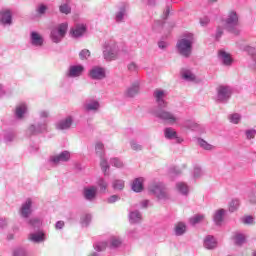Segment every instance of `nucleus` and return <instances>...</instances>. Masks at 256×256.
Masks as SVG:
<instances>
[{
  "label": "nucleus",
  "mask_w": 256,
  "mask_h": 256,
  "mask_svg": "<svg viewBox=\"0 0 256 256\" xmlns=\"http://www.w3.org/2000/svg\"><path fill=\"white\" fill-rule=\"evenodd\" d=\"M149 191L152 195H155L157 199H169V193L163 183H152L149 187Z\"/></svg>",
  "instance_id": "obj_1"
},
{
  "label": "nucleus",
  "mask_w": 256,
  "mask_h": 256,
  "mask_svg": "<svg viewBox=\"0 0 256 256\" xmlns=\"http://www.w3.org/2000/svg\"><path fill=\"white\" fill-rule=\"evenodd\" d=\"M193 40L191 39H181L177 43V49L183 57H189L191 55Z\"/></svg>",
  "instance_id": "obj_2"
},
{
  "label": "nucleus",
  "mask_w": 256,
  "mask_h": 256,
  "mask_svg": "<svg viewBox=\"0 0 256 256\" xmlns=\"http://www.w3.org/2000/svg\"><path fill=\"white\" fill-rule=\"evenodd\" d=\"M157 117L168 123L169 125H175L177 123V117L173 115L171 112H167L165 110H159L156 112Z\"/></svg>",
  "instance_id": "obj_3"
},
{
  "label": "nucleus",
  "mask_w": 256,
  "mask_h": 256,
  "mask_svg": "<svg viewBox=\"0 0 256 256\" xmlns=\"http://www.w3.org/2000/svg\"><path fill=\"white\" fill-rule=\"evenodd\" d=\"M33 205V202L31 201V198H28L24 204H22V207L20 209V214L22 217L27 218L31 213H33V210L31 209V206Z\"/></svg>",
  "instance_id": "obj_4"
},
{
  "label": "nucleus",
  "mask_w": 256,
  "mask_h": 256,
  "mask_svg": "<svg viewBox=\"0 0 256 256\" xmlns=\"http://www.w3.org/2000/svg\"><path fill=\"white\" fill-rule=\"evenodd\" d=\"M89 75L91 79H96V80L105 79V69L101 67H94L90 70Z\"/></svg>",
  "instance_id": "obj_5"
},
{
  "label": "nucleus",
  "mask_w": 256,
  "mask_h": 256,
  "mask_svg": "<svg viewBox=\"0 0 256 256\" xmlns=\"http://www.w3.org/2000/svg\"><path fill=\"white\" fill-rule=\"evenodd\" d=\"M231 97V89L227 86L218 87V99L220 101H225Z\"/></svg>",
  "instance_id": "obj_6"
},
{
  "label": "nucleus",
  "mask_w": 256,
  "mask_h": 256,
  "mask_svg": "<svg viewBox=\"0 0 256 256\" xmlns=\"http://www.w3.org/2000/svg\"><path fill=\"white\" fill-rule=\"evenodd\" d=\"M86 31H87V26H85L84 24H78L75 26V28H72L70 30V34L73 37H82Z\"/></svg>",
  "instance_id": "obj_7"
},
{
  "label": "nucleus",
  "mask_w": 256,
  "mask_h": 256,
  "mask_svg": "<svg viewBox=\"0 0 256 256\" xmlns=\"http://www.w3.org/2000/svg\"><path fill=\"white\" fill-rule=\"evenodd\" d=\"M70 159H71V153H69V151H64L59 155L52 157L51 161L53 163L58 164V163H61V161H69Z\"/></svg>",
  "instance_id": "obj_8"
},
{
  "label": "nucleus",
  "mask_w": 256,
  "mask_h": 256,
  "mask_svg": "<svg viewBox=\"0 0 256 256\" xmlns=\"http://www.w3.org/2000/svg\"><path fill=\"white\" fill-rule=\"evenodd\" d=\"M239 23V17H237V13L234 11L229 12L228 19L226 21L227 27H235Z\"/></svg>",
  "instance_id": "obj_9"
},
{
  "label": "nucleus",
  "mask_w": 256,
  "mask_h": 256,
  "mask_svg": "<svg viewBox=\"0 0 256 256\" xmlns=\"http://www.w3.org/2000/svg\"><path fill=\"white\" fill-rule=\"evenodd\" d=\"M97 196V188L95 186H91L89 188L84 189V197L88 201H93Z\"/></svg>",
  "instance_id": "obj_10"
},
{
  "label": "nucleus",
  "mask_w": 256,
  "mask_h": 256,
  "mask_svg": "<svg viewBox=\"0 0 256 256\" xmlns=\"http://www.w3.org/2000/svg\"><path fill=\"white\" fill-rule=\"evenodd\" d=\"M0 22L3 23V25H11L12 23V15L11 10H5L0 13Z\"/></svg>",
  "instance_id": "obj_11"
},
{
  "label": "nucleus",
  "mask_w": 256,
  "mask_h": 256,
  "mask_svg": "<svg viewBox=\"0 0 256 256\" xmlns=\"http://www.w3.org/2000/svg\"><path fill=\"white\" fill-rule=\"evenodd\" d=\"M143 181L144 179L142 177L134 179L131 186L134 193H141L143 191Z\"/></svg>",
  "instance_id": "obj_12"
},
{
  "label": "nucleus",
  "mask_w": 256,
  "mask_h": 256,
  "mask_svg": "<svg viewBox=\"0 0 256 256\" xmlns=\"http://www.w3.org/2000/svg\"><path fill=\"white\" fill-rule=\"evenodd\" d=\"M154 96L156 98V101H157L159 107H161V108L167 107V103L165 102V100H163V97H165V92H163L161 90H156L154 92Z\"/></svg>",
  "instance_id": "obj_13"
},
{
  "label": "nucleus",
  "mask_w": 256,
  "mask_h": 256,
  "mask_svg": "<svg viewBox=\"0 0 256 256\" xmlns=\"http://www.w3.org/2000/svg\"><path fill=\"white\" fill-rule=\"evenodd\" d=\"M31 43L35 47H41V45H43V37L37 32H32L31 33Z\"/></svg>",
  "instance_id": "obj_14"
},
{
  "label": "nucleus",
  "mask_w": 256,
  "mask_h": 256,
  "mask_svg": "<svg viewBox=\"0 0 256 256\" xmlns=\"http://www.w3.org/2000/svg\"><path fill=\"white\" fill-rule=\"evenodd\" d=\"M204 247L206 249H215L217 247V240L213 236H207L204 240Z\"/></svg>",
  "instance_id": "obj_15"
},
{
  "label": "nucleus",
  "mask_w": 256,
  "mask_h": 256,
  "mask_svg": "<svg viewBox=\"0 0 256 256\" xmlns=\"http://www.w3.org/2000/svg\"><path fill=\"white\" fill-rule=\"evenodd\" d=\"M83 71H85V68L83 66H72L70 67L69 75L70 77H79Z\"/></svg>",
  "instance_id": "obj_16"
},
{
  "label": "nucleus",
  "mask_w": 256,
  "mask_h": 256,
  "mask_svg": "<svg viewBox=\"0 0 256 256\" xmlns=\"http://www.w3.org/2000/svg\"><path fill=\"white\" fill-rule=\"evenodd\" d=\"M174 231L176 235H183L187 231V226L183 222H178L175 224Z\"/></svg>",
  "instance_id": "obj_17"
},
{
  "label": "nucleus",
  "mask_w": 256,
  "mask_h": 256,
  "mask_svg": "<svg viewBox=\"0 0 256 256\" xmlns=\"http://www.w3.org/2000/svg\"><path fill=\"white\" fill-rule=\"evenodd\" d=\"M223 215H225L224 209H219L215 212L214 222L216 223V225H221V223H223Z\"/></svg>",
  "instance_id": "obj_18"
},
{
  "label": "nucleus",
  "mask_w": 256,
  "mask_h": 256,
  "mask_svg": "<svg viewBox=\"0 0 256 256\" xmlns=\"http://www.w3.org/2000/svg\"><path fill=\"white\" fill-rule=\"evenodd\" d=\"M219 55L224 63V65H231L233 63V59H231V55L225 51H220Z\"/></svg>",
  "instance_id": "obj_19"
},
{
  "label": "nucleus",
  "mask_w": 256,
  "mask_h": 256,
  "mask_svg": "<svg viewBox=\"0 0 256 256\" xmlns=\"http://www.w3.org/2000/svg\"><path fill=\"white\" fill-rule=\"evenodd\" d=\"M198 145H200V147L205 151H213V149H215V145L209 144V142L204 139H198Z\"/></svg>",
  "instance_id": "obj_20"
},
{
  "label": "nucleus",
  "mask_w": 256,
  "mask_h": 256,
  "mask_svg": "<svg viewBox=\"0 0 256 256\" xmlns=\"http://www.w3.org/2000/svg\"><path fill=\"white\" fill-rule=\"evenodd\" d=\"M25 113H27V105L20 104L16 107V117H18V119H23V115H25Z\"/></svg>",
  "instance_id": "obj_21"
},
{
  "label": "nucleus",
  "mask_w": 256,
  "mask_h": 256,
  "mask_svg": "<svg viewBox=\"0 0 256 256\" xmlns=\"http://www.w3.org/2000/svg\"><path fill=\"white\" fill-rule=\"evenodd\" d=\"M121 245H123V241L120 240V238L115 237V236L110 238V246L109 247L111 249H117V247H121Z\"/></svg>",
  "instance_id": "obj_22"
},
{
  "label": "nucleus",
  "mask_w": 256,
  "mask_h": 256,
  "mask_svg": "<svg viewBox=\"0 0 256 256\" xmlns=\"http://www.w3.org/2000/svg\"><path fill=\"white\" fill-rule=\"evenodd\" d=\"M29 239H30V241H33L34 243H41V241L45 240V234H43V233L31 234Z\"/></svg>",
  "instance_id": "obj_23"
},
{
  "label": "nucleus",
  "mask_w": 256,
  "mask_h": 256,
  "mask_svg": "<svg viewBox=\"0 0 256 256\" xmlns=\"http://www.w3.org/2000/svg\"><path fill=\"white\" fill-rule=\"evenodd\" d=\"M73 125V120L71 118H66L58 124V129H69Z\"/></svg>",
  "instance_id": "obj_24"
},
{
  "label": "nucleus",
  "mask_w": 256,
  "mask_h": 256,
  "mask_svg": "<svg viewBox=\"0 0 256 256\" xmlns=\"http://www.w3.org/2000/svg\"><path fill=\"white\" fill-rule=\"evenodd\" d=\"M68 27H69V24L67 23H62L58 26V29L56 31H58V34L62 39L63 37H65Z\"/></svg>",
  "instance_id": "obj_25"
},
{
  "label": "nucleus",
  "mask_w": 256,
  "mask_h": 256,
  "mask_svg": "<svg viewBox=\"0 0 256 256\" xmlns=\"http://www.w3.org/2000/svg\"><path fill=\"white\" fill-rule=\"evenodd\" d=\"M139 93V84H133L127 91L128 97H135Z\"/></svg>",
  "instance_id": "obj_26"
},
{
  "label": "nucleus",
  "mask_w": 256,
  "mask_h": 256,
  "mask_svg": "<svg viewBox=\"0 0 256 256\" xmlns=\"http://www.w3.org/2000/svg\"><path fill=\"white\" fill-rule=\"evenodd\" d=\"M177 190L182 193L183 195H187V193H189V187L187 186V184L183 183V182H179L177 185Z\"/></svg>",
  "instance_id": "obj_27"
},
{
  "label": "nucleus",
  "mask_w": 256,
  "mask_h": 256,
  "mask_svg": "<svg viewBox=\"0 0 256 256\" xmlns=\"http://www.w3.org/2000/svg\"><path fill=\"white\" fill-rule=\"evenodd\" d=\"M86 111H97L99 109V102L98 101H93L85 106Z\"/></svg>",
  "instance_id": "obj_28"
},
{
  "label": "nucleus",
  "mask_w": 256,
  "mask_h": 256,
  "mask_svg": "<svg viewBox=\"0 0 256 256\" xmlns=\"http://www.w3.org/2000/svg\"><path fill=\"white\" fill-rule=\"evenodd\" d=\"M51 39L54 43H59V41H61L62 36L59 34V32L57 31V29H53L51 31Z\"/></svg>",
  "instance_id": "obj_29"
},
{
  "label": "nucleus",
  "mask_w": 256,
  "mask_h": 256,
  "mask_svg": "<svg viewBox=\"0 0 256 256\" xmlns=\"http://www.w3.org/2000/svg\"><path fill=\"white\" fill-rule=\"evenodd\" d=\"M131 223H139L141 221V213L139 212H131L130 213Z\"/></svg>",
  "instance_id": "obj_30"
},
{
  "label": "nucleus",
  "mask_w": 256,
  "mask_h": 256,
  "mask_svg": "<svg viewBox=\"0 0 256 256\" xmlns=\"http://www.w3.org/2000/svg\"><path fill=\"white\" fill-rule=\"evenodd\" d=\"M164 134L167 139H173V137H177V132L172 128H166Z\"/></svg>",
  "instance_id": "obj_31"
},
{
  "label": "nucleus",
  "mask_w": 256,
  "mask_h": 256,
  "mask_svg": "<svg viewBox=\"0 0 256 256\" xmlns=\"http://www.w3.org/2000/svg\"><path fill=\"white\" fill-rule=\"evenodd\" d=\"M117 57V53L116 52H113V51H104V58L107 60V61H113V59H116Z\"/></svg>",
  "instance_id": "obj_32"
},
{
  "label": "nucleus",
  "mask_w": 256,
  "mask_h": 256,
  "mask_svg": "<svg viewBox=\"0 0 256 256\" xmlns=\"http://www.w3.org/2000/svg\"><path fill=\"white\" fill-rule=\"evenodd\" d=\"M182 78L186 81H195V76L191 71H185L182 73Z\"/></svg>",
  "instance_id": "obj_33"
},
{
  "label": "nucleus",
  "mask_w": 256,
  "mask_h": 256,
  "mask_svg": "<svg viewBox=\"0 0 256 256\" xmlns=\"http://www.w3.org/2000/svg\"><path fill=\"white\" fill-rule=\"evenodd\" d=\"M205 219L204 215H196L193 218L190 219L191 225H197V223H201Z\"/></svg>",
  "instance_id": "obj_34"
},
{
  "label": "nucleus",
  "mask_w": 256,
  "mask_h": 256,
  "mask_svg": "<svg viewBox=\"0 0 256 256\" xmlns=\"http://www.w3.org/2000/svg\"><path fill=\"white\" fill-rule=\"evenodd\" d=\"M237 209H239V200H232L229 204V211L233 213L237 211Z\"/></svg>",
  "instance_id": "obj_35"
},
{
  "label": "nucleus",
  "mask_w": 256,
  "mask_h": 256,
  "mask_svg": "<svg viewBox=\"0 0 256 256\" xmlns=\"http://www.w3.org/2000/svg\"><path fill=\"white\" fill-rule=\"evenodd\" d=\"M59 11L60 13H64V15H69V13H71V7L67 4H62L59 7Z\"/></svg>",
  "instance_id": "obj_36"
},
{
  "label": "nucleus",
  "mask_w": 256,
  "mask_h": 256,
  "mask_svg": "<svg viewBox=\"0 0 256 256\" xmlns=\"http://www.w3.org/2000/svg\"><path fill=\"white\" fill-rule=\"evenodd\" d=\"M113 187L114 189H118L119 191H121L125 188V182L123 180H116L113 183Z\"/></svg>",
  "instance_id": "obj_37"
},
{
  "label": "nucleus",
  "mask_w": 256,
  "mask_h": 256,
  "mask_svg": "<svg viewBox=\"0 0 256 256\" xmlns=\"http://www.w3.org/2000/svg\"><path fill=\"white\" fill-rule=\"evenodd\" d=\"M79 57L82 61H85V59L91 57V52L88 49H84L79 53Z\"/></svg>",
  "instance_id": "obj_38"
},
{
  "label": "nucleus",
  "mask_w": 256,
  "mask_h": 256,
  "mask_svg": "<svg viewBox=\"0 0 256 256\" xmlns=\"http://www.w3.org/2000/svg\"><path fill=\"white\" fill-rule=\"evenodd\" d=\"M230 122L234 123V125H237L241 121V115L239 114H232L230 117Z\"/></svg>",
  "instance_id": "obj_39"
},
{
  "label": "nucleus",
  "mask_w": 256,
  "mask_h": 256,
  "mask_svg": "<svg viewBox=\"0 0 256 256\" xmlns=\"http://www.w3.org/2000/svg\"><path fill=\"white\" fill-rule=\"evenodd\" d=\"M242 223H244V225H253L255 219L252 216H245L242 218Z\"/></svg>",
  "instance_id": "obj_40"
},
{
  "label": "nucleus",
  "mask_w": 256,
  "mask_h": 256,
  "mask_svg": "<svg viewBox=\"0 0 256 256\" xmlns=\"http://www.w3.org/2000/svg\"><path fill=\"white\" fill-rule=\"evenodd\" d=\"M235 243H236V245H243V243H245V236H243L242 234L236 235Z\"/></svg>",
  "instance_id": "obj_41"
},
{
  "label": "nucleus",
  "mask_w": 256,
  "mask_h": 256,
  "mask_svg": "<svg viewBox=\"0 0 256 256\" xmlns=\"http://www.w3.org/2000/svg\"><path fill=\"white\" fill-rule=\"evenodd\" d=\"M105 146H103V143H97L96 144V153L97 155H99L100 157H103V149H104Z\"/></svg>",
  "instance_id": "obj_42"
},
{
  "label": "nucleus",
  "mask_w": 256,
  "mask_h": 256,
  "mask_svg": "<svg viewBox=\"0 0 256 256\" xmlns=\"http://www.w3.org/2000/svg\"><path fill=\"white\" fill-rule=\"evenodd\" d=\"M100 167H102V170L104 171L105 175H107V169H109V164L107 163V160L102 159L100 161Z\"/></svg>",
  "instance_id": "obj_43"
},
{
  "label": "nucleus",
  "mask_w": 256,
  "mask_h": 256,
  "mask_svg": "<svg viewBox=\"0 0 256 256\" xmlns=\"http://www.w3.org/2000/svg\"><path fill=\"white\" fill-rule=\"evenodd\" d=\"M97 251H105L107 249V242H100L96 245Z\"/></svg>",
  "instance_id": "obj_44"
},
{
  "label": "nucleus",
  "mask_w": 256,
  "mask_h": 256,
  "mask_svg": "<svg viewBox=\"0 0 256 256\" xmlns=\"http://www.w3.org/2000/svg\"><path fill=\"white\" fill-rule=\"evenodd\" d=\"M256 131L255 130H247L246 137L247 139H255Z\"/></svg>",
  "instance_id": "obj_45"
},
{
  "label": "nucleus",
  "mask_w": 256,
  "mask_h": 256,
  "mask_svg": "<svg viewBox=\"0 0 256 256\" xmlns=\"http://www.w3.org/2000/svg\"><path fill=\"white\" fill-rule=\"evenodd\" d=\"M98 185H99L101 191H106L107 182H105V180H103V179L99 180Z\"/></svg>",
  "instance_id": "obj_46"
},
{
  "label": "nucleus",
  "mask_w": 256,
  "mask_h": 256,
  "mask_svg": "<svg viewBox=\"0 0 256 256\" xmlns=\"http://www.w3.org/2000/svg\"><path fill=\"white\" fill-rule=\"evenodd\" d=\"M45 11H47V6L40 5L37 9L38 15H45Z\"/></svg>",
  "instance_id": "obj_47"
},
{
  "label": "nucleus",
  "mask_w": 256,
  "mask_h": 256,
  "mask_svg": "<svg viewBox=\"0 0 256 256\" xmlns=\"http://www.w3.org/2000/svg\"><path fill=\"white\" fill-rule=\"evenodd\" d=\"M124 15H125V11H120V12H118L117 15H116V21H117L118 23L121 22V21H123Z\"/></svg>",
  "instance_id": "obj_48"
},
{
  "label": "nucleus",
  "mask_w": 256,
  "mask_h": 256,
  "mask_svg": "<svg viewBox=\"0 0 256 256\" xmlns=\"http://www.w3.org/2000/svg\"><path fill=\"white\" fill-rule=\"evenodd\" d=\"M131 147H132L133 151H141V149H142L141 145H139L135 142L131 143Z\"/></svg>",
  "instance_id": "obj_49"
},
{
  "label": "nucleus",
  "mask_w": 256,
  "mask_h": 256,
  "mask_svg": "<svg viewBox=\"0 0 256 256\" xmlns=\"http://www.w3.org/2000/svg\"><path fill=\"white\" fill-rule=\"evenodd\" d=\"M112 163H113L114 167H118V168L123 167V163L121 161H119V159L114 158L112 160Z\"/></svg>",
  "instance_id": "obj_50"
},
{
  "label": "nucleus",
  "mask_w": 256,
  "mask_h": 256,
  "mask_svg": "<svg viewBox=\"0 0 256 256\" xmlns=\"http://www.w3.org/2000/svg\"><path fill=\"white\" fill-rule=\"evenodd\" d=\"M209 21V18L205 17L200 20V24L202 25V27H205V25H209Z\"/></svg>",
  "instance_id": "obj_51"
},
{
  "label": "nucleus",
  "mask_w": 256,
  "mask_h": 256,
  "mask_svg": "<svg viewBox=\"0 0 256 256\" xmlns=\"http://www.w3.org/2000/svg\"><path fill=\"white\" fill-rule=\"evenodd\" d=\"M29 223L30 225H41V221L37 218L31 219Z\"/></svg>",
  "instance_id": "obj_52"
},
{
  "label": "nucleus",
  "mask_w": 256,
  "mask_h": 256,
  "mask_svg": "<svg viewBox=\"0 0 256 256\" xmlns=\"http://www.w3.org/2000/svg\"><path fill=\"white\" fill-rule=\"evenodd\" d=\"M128 69H129V71H137V64H135V63H130V64L128 65Z\"/></svg>",
  "instance_id": "obj_53"
},
{
  "label": "nucleus",
  "mask_w": 256,
  "mask_h": 256,
  "mask_svg": "<svg viewBox=\"0 0 256 256\" xmlns=\"http://www.w3.org/2000/svg\"><path fill=\"white\" fill-rule=\"evenodd\" d=\"M118 200H119V196L117 195H113L108 199L109 203H115V201H118Z\"/></svg>",
  "instance_id": "obj_54"
},
{
  "label": "nucleus",
  "mask_w": 256,
  "mask_h": 256,
  "mask_svg": "<svg viewBox=\"0 0 256 256\" xmlns=\"http://www.w3.org/2000/svg\"><path fill=\"white\" fill-rule=\"evenodd\" d=\"M63 227H65V222L63 221H58L56 223V229H63Z\"/></svg>",
  "instance_id": "obj_55"
},
{
  "label": "nucleus",
  "mask_w": 256,
  "mask_h": 256,
  "mask_svg": "<svg viewBox=\"0 0 256 256\" xmlns=\"http://www.w3.org/2000/svg\"><path fill=\"white\" fill-rule=\"evenodd\" d=\"M158 47H160V49H165V47H167V43L159 42Z\"/></svg>",
  "instance_id": "obj_56"
},
{
  "label": "nucleus",
  "mask_w": 256,
  "mask_h": 256,
  "mask_svg": "<svg viewBox=\"0 0 256 256\" xmlns=\"http://www.w3.org/2000/svg\"><path fill=\"white\" fill-rule=\"evenodd\" d=\"M147 205H149V200H144L142 202V207L147 208Z\"/></svg>",
  "instance_id": "obj_57"
},
{
  "label": "nucleus",
  "mask_w": 256,
  "mask_h": 256,
  "mask_svg": "<svg viewBox=\"0 0 256 256\" xmlns=\"http://www.w3.org/2000/svg\"><path fill=\"white\" fill-rule=\"evenodd\" d=\"M221 35H223V30L218 29L216 37L219 38V37H221Z\"/></svg>",
  "instance_id": "obj_58"
},
{
  "label": "nucleus",
  "mask_w": 256,
  "mask_h": 256,
  "mask_svg": "<svg viewBox=\"0 0 256 256\" xmlns=\"http://www.w3.org/2000/svg\"><path fill=\"white\" fill-rule=\"evenodd\" d=\"M14 256H25V253L16 251V252L14 253Z\"/></svg>",
  "instance_id": "obj_59"
},
{
  "label": "nucleus",
  "mask_w": 256,
  "mask_h": 256,
  "mask_svg": "<svg viewBox=\"0 0 256 256\" xmlns=\"http://www.w3.org/2000/svg\"><path fill=\"white\" fill-rule=\"evenodd\" d=\"M197 173H201V169L196 168V169H195V175H197Z\"/></svg>",
  "instance_id": "obj_60"
},
{
  "label": "nucleus",
  "mask_w": 256,
  "mask_h": 256,
  "mask_svg": "<svg viewBox=\"0 0 256 256\" xmlns=\"http://www.w3.org/2000/svg\"><path fill=\"white\" fill-rule=\"evenodd\" d=\"M210 3H216L217 0H209Z\"/></svg>",
  "instance_id": "obj_61"
},
{
  "label": "nucleus",
  "mask_w": 256,
  "mask_h": 256,
  "mask_svg": "<svg viewBox=\"0 0 256 256\" xmlns=\"http://www.w3.org/2000/svg\"><path fill=\"white\" fill-rule=\"evenodd\" d=\"M89 256H97L96 254H91V255H89Z\"/></svg>",
  "instance_id": "obj_62"
},
{
  "label": "nucleus",
  "mask_w": 256,
  "mask_h": 256,
  "mask_svg": "<svg viewBox=\"0 0 256 256\" xmlns=\"http://www.w3.org/2000/svg\"><path fill=\"white\" fill-rule=\"evenodd\" d=\"M166 15H169V10H168V11H166Z\"/></svg>",
  "instance_id": "obj_63"
},
{
  "label": "nucleus",
  "mask_w": 256,
  "mask_h": 256,
  "mask_svg": "<svg viewBox=\"0 0 256 256\" xmlns=\"http://www.w3.org/2000/svg\"><path fill=\"white\" fill-rule=\"evenodd\" d=\"M0 89H3V86H0Z\"/></svg>",
  "instance_id": "obj_64"
}]
</instances>
